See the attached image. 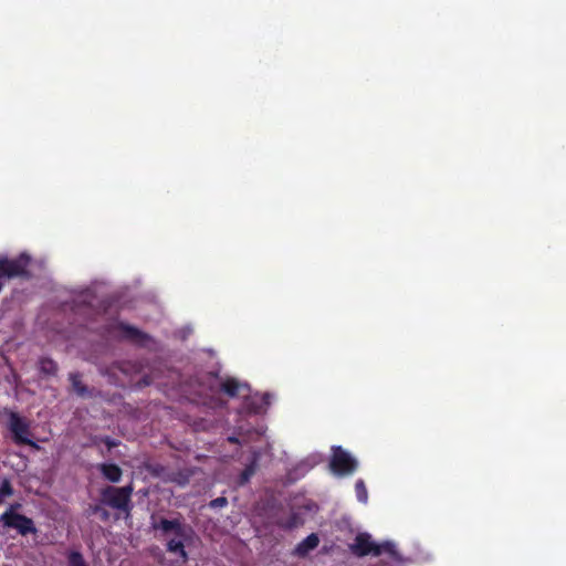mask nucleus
I'll list each match as a JSON object with an SVG mask.
<instances>
[{
  "instance_id": "1",
  "label": "nucleus",
  "mask_w": 566,
  "mask_h": 566,
  "mask_svg": "<svg viewBox=\"0 0 566 566\" xmlns=\"http://www.w3.org/2000/svg\"><path fill=\"white\" fill-rule=\"evenodd\" d=\"M151 526L155 531H161L164 536L174 533L175 537L166 544L168 553L177 555L184 563L188 560V553L185 549V543L190 539L192 530L180 521V518L168 520L160 517L154 520Z\"/></svg>"
},
{
  "instance_id": "2",
  "label": "nucleus",
  "mask_w": 566,
  "mask_h": 566,
  "mask_svg": "<svg viewBox=\"0 0 566 566\" xmlns=\"http://www.w3.org/2000/svg\"><path fill=\"white\" fill-rule=\"evenodd\" d=\"M134 484L130 482L125 486H105L101 490V501L103 504L118 510L129 516L133 510L132 495Z\"/></svg>"
},
{
  "instance_id": "3",
  "label": "nucleus",
  "mask_w": 566,
  "mask_h": 566,
  "mask_svg": "<svg viewBox=\"0 0 566 566\" xmlns=\"http://www.w3.org/2000/svg\"><path fill=\"white\" fill-rule=\"evenodd\" d=\"M30 258L22 253L15 259L0 256V291L3 287L4 279L28 276V265Z\"/></svg>"
},
{
  "instance_id": "4",
  "label": "nucleus",
  "mask_w": 566,
  "mask_h": 566,
  "mask_svg": "<svg viewBox=\"0 0 566 566\" xmlns=\"http://www.w3.org/2000/svg\"><path fill=\"white\" fill-rule=\"evenodd\" d=\"M0 525L6 530H15L17 533L22 537L38 534V528L34 521L24 514L3 512L0 515Z\"/></svg>"
},
{
  "instance_id": "5",
  "label": "nucleus",
  "mask_w": 566,
  "mask_h": 566,
  "mask_svg": "<svg viewBox=\"0 0 566 566\" xmlns=\"http://www.w3.org/2000/svg\"><path fill=\"white\" fill-rule=\"evenodd\" d=\"M394 545L391 543H385L378 545L371 541V536L368 533H359L353 544L349 545V551L357 557H364L367 555L379 556L384 551L392 552Z\"/></svg>"
},
{
  "instance_id": "6",
  "label": "nucleus",
  "mask_w": 566,
  "mask_h": 566,
  "mask_svg": "<svg viewBox=\"0 0 566 566\" xmlns=\"http://www.w3.org/2000/svg\"><path fill=\"white\" fill-rule=\"evenodd\" d=\"M8 428L10 432L12 433V438L14 443L20 446H31L35 447V442H33L29 436H30V423L28 420L23 417H21L15 411L9 412V422Z\"/></svg>"
},
{
  "instance_id": "7",
  "label": "nucleus",
  "mask_w": 566,
  "mask_h": 566,
  "mask_svg": "<svg viewBox=\"0 0 566 566\" xmlns=\"http://www.w3.org/2000/svg\"><path fill=\"white\" fill-rule=\"evenodd\" d=\"M329 461L331 470L337 475H348L356 471L357 461L342 447H333Z\"/></svg>"
},
{
  "instance_id": "8",
  "label": "nucleus",
  "mask_w": 566,
  "mask_h": 566,
  "mask_svg": "<svg viewBox=\"0 0 566 566\" xmlns=\"http://www.w3.org/2000/svg\"><path fill=\"white\" fill-rule=\"evenodd\" d=\"M116 329L120 332V338L129 340L138 346H146L148 342L153 340L151 336L138 329L137 327L119 322Z\"/></svg>"
},
{
  "instance_id": "9",
  "label": "nucleus",
  "mask_w": 566,
  "mask_h": 566,
  "mask_svg": "<svg viewBox=\"0 0 566 566\" xmlns=\"http://www.w3.org/2000/svg\"><path fill=\"white\" fill-rule=\"evenodd\" d=\"M272 396L269 392L254 395L245 401V408L250 413L260 415L266 411L271 405Z\"/></svg>"
},
{
  "instance_id": "10",
  "label": "nucleus",
  "mask_w": 566,
  "mask_h": 566,
  "mask_svg": "<svg viewBox=\"0 0 566 566\" xmlns=\"http://www.w3.org/2000/svg\"><path fill=\"white\" fill-rule=\"evenodd\" d=\"M97 469L103 478L111 483H118L122 480L123 470L115 463H99Z\"/></svg>"
},
{
  "instance_id": "11",
  "label": "nucleus",
  "mask_w": 566,
  "mask_h": 566,
  "mask_svg": "<svg viewBox=\"0 0 566 566\" xmlns=\"http://www.w3.org/2000/svg\"><path fill=\"white\" fill-rule=\"evenodd\" d=\"M319 544V537L316 533L310 534L302 542H300L296 546V554L298 556H305L311 551L315 549Z\"/></svg>"
},
{
  "instance_id": "12",
  "label": "nucleus",
  "mask_w": 566,
  "mask_h": 566,
  "mask_svg": "<svg viewBox=\"0 0 566 566\" xmlns=\"http://www.w3.org/2000/svg\"><path fill=\"white\" fill-rule=\"evenodd\" d=\"M242 385L235 378H227L220 382V390L227 396L234 398L239 395Z\"/></svg>"
},
{
  "instance_id": "13",
  "label": "nucleus",
  "mask_w": 566,
  "mask_h": 566,
  "mask_svg": "<svg viewBox=\"0 0 566 566\" xmlns=\"http://www.w3.org/2000/svg\"><path fill=\"white\" fill-rule=\"evenodd\" d=\"M80 373H71L69 375V379L71 381L73 390L76 392L80 397H86L90 395V390L86 385L82 382Z\"/></svg>"
},
{
  "instance_id": "14",
  "label": "nucleus",
  "mask_w": 566,
  "mask_h": 566,
  "mask_svg": "<svg viewBox=\"0 0 566 566\" xmlns=\"http://www.w3.org/2000/svg\"><path fill=\"white\" fill-rule=\"evenodd\" d=\"M39 369L44 376H55L59 367L52 358L42 357L39 359Z\"/></svg>"
},
{
  "instance_id": "15",
  "label": "nucleus",
  "mask_w": 566,
  "mask_h": 566,
  "mask_svg": "<svg viewBox=\"0 0 566 566\" xmlns=\"http://www.w3.org/2000/svg\"><path fill=\"white\" fill-rule=\"evenodd\" d=\"M302 523L303 520L301 515L296 512H293L285 522H277V525L284 530H293Z\"/></svg>"
},
{
  "instance_id": "16",
  "label": "nucleus",
  "mask_w": 566,
  "mask_h": 566,
  "mask_svg": "<svg viewBox=\"0 0 566 566\" xmlns=\"http://www.w3.org/2000/svg\"><path fill=\"white\" fill-rule=\"evenodd\" d=\"M14 493L13 486L8 479H3L0 484V505H2L7 497L12 496Z\"/></svg>"
},
{
  "instance_id": "17",
  "label": "nucleus",
  "mask_w": 566,
  "mask_h": 566,
  "mask_svg": "<svg viewBox=\"0 0 566 566\" xmlns=\"http://www.w3.org/2000/svg\"><path fill=\"white\" fill-rule=\"evenodd\" d=\"M67 564L69 566H88L85 562L83 555L80 552H71L67 555Z\"/></svg>"
},
{
  "instance_id": "18",
  "label": "nucleus",
  "mask_w": 566,
  "mask_h": 566,
  "mask_svg": "<svg viewBox=\"0 0 566 566\" xmlns=\"http://www.w3.org/2000/svg\"><path fill=\"white\" fill-rule=\"evenodd\" d=\"M355 492H356V496H357L359 502H363V503L367 502L368 493H367V489H366V485H365L363 480H357L356 481V483H355Z\"/></svg>"
},
{
  "instance_id": "19",
  "label": "nucleus",
  "mask_w": 566,
  "mask_h": 566,
  "mask_svg": "<svg viewBox=\"0 0 566 566\" xmlns=\"http://www.w3.org/2000/svg\"><path fill=\"white\" fill-rule=\"evenodd\" d=\"M255 468L254 464L248 465L240 474V484H245L250 481L251 476L254 474Z\"/></svg>"
},
{
  "instance_id": "20",
  "label": "nucleus",
  "mask_w": 566,
  "mask_h": 566,
  "mask_svg": "<svg viewBox=\"0 0 566 566\" xmlns=\"http://www.w3.org/2000/svg\"><path fill=\"white\" fill-rule=\"evenodd\" d=\"M228 505V500L224 496H219L212 501H210L209 506L211 509H220Z\"/></svg>"
},
{
  "instance_id": "21",
  "label": "nucleus",
  "mask_w": 566,
  "mask_h": 566,
  "mask_svg": "<svg viewBox=\"0 0 566 566\" xmlns=\"http://www.w3.org/2000/svg\"><path fill=\"white\" fill-rule=\"evenodd\" d=\"M101 442H103L106 446L108 451L119 446L118 440H115L108 436L101 438Z\"/></svg>"
},
{
  "instance_id": "22",
  "label": "nucleus",
  "mask_w": 566,
  "mask_h": 566,
  "mask_svg": "<svg viewBox=\"0 0 566 566\" xmlns=\"http://www.w3.org/2000/svg\"><path fill=\"white\" fill-rule=\"evenodd\" d=\"M22 507V505L18 502L12 503L9 505V507L4 512H11L13 514H20L19 510Z\"/></svg>"
},
{
  "instance_id": "23",
  "label": "nucleus",
  "mask_w": 566,
  "mask_h": 566,
  "mask_svg": "<svg viewBox=\"0 0 566 566\" xmlns=\"http://www.w3.org/2000/svg\"><path fill=\"white\" fill-rule=\"evenodd\" d=\"M151 384V379L149 376H145L143 377L140 380H139V386L140 387H145V386H149Z\"/></svg>"
},
{
  "instance_id": "24",
  "label": "nucleus",
  "mask_w": 566,
  "mask_h": 566,
  "mask_svg": "<svg viewBox=\"0 0 566 566\" xmlns=\"http://www.w3.org/2000/svg\"><path fill=\"white\" fill-rule=\"evenodd\" d=\"M229 441H230L231 443H238V442H239L238 438H235V437H230V438H229Z\"/></svg>"
},
{
  "instance_id": "25",
  "label": "nucleus",
  "mask_w": 566,
  "mask_h": 566,
  "mask_svg": "<svg viewBox=\"0 0 566 566\" xmlns=\"http://www.w3.org/2000/svg\"><path fill=\"white\" fill-rule=\"evenodd\" d=\"M102 518L103 520H107L108 518V513L106 511H103Z\"/></svg>"
},
{
  "instance_id": "26",
  "label": "nucleus",
  "mask_w": 566,
  "mask_h": 566,
  "mask_svg": "<svg viewBox=\"0 0 566 566\" xmlns=\"http://www.w3.org/2000/svg\"><path fill=\"white\" fill-rule=\"evenodd\" d=\"M98 511H101V507H99V506H95V507L93 509V512H95V513H97Z\"/></svg>"
}]
</instances>
